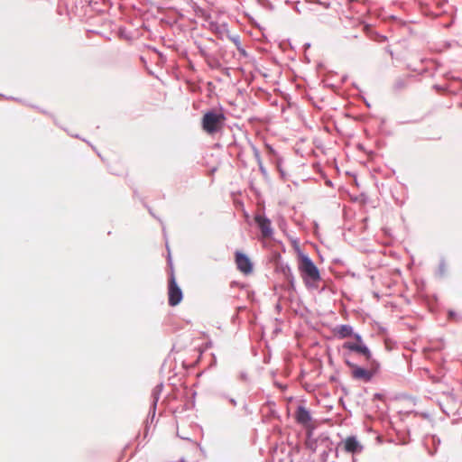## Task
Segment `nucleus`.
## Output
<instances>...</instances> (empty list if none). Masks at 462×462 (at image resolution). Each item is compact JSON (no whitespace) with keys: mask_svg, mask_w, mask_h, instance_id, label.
Returning <instances> with one entry per match:
<instances>
[{"mask_svg":"<svg viewBox=\"0 0 462 462\" xmlns=\"http://www.w3.org/2000/svg\"><path fill=\"white\" fill-rule=\"evenodd\" d=\"M355 342H345L343 344V348L348 349L353 352H356L358 354L363 355L367 361H370L372 359V355L368 347L364 344L362 337L356 334L355 336Z\"/></svg>","mask_w":462,"mask_h":462,"instance_id":"5","label":"nucleus"},{"mask_svg":"<svg viewBox=\"0 0 462 462\" xmlns=\"http://www.w3.org/2000/svg\"><path fill=\"white\" fill-rule=\"evenodd\" d=\"M183 298L182 291L177 284L173 271L171 272L168 282V301L170 306L178 305Z\"/></svg>","mask_w":462,"mask_h":462,"instance_id":"4","label":"nucleus"},{"mask_svg":"<svg viewBox=\"0 0 462 462\" xmlns=\"http://www.w3.org/2000/svg\"><path fill=\"white\" fill-rule=\"evenodd\" d=\"M226 117L221 110L207 111L201 118V128L208 135H215L223 131Z\"/></svg>","mask_w":462,"mask_h":462,"instance_id":"2","label":"nucleus"},{"mask_svg":"<svg viewBox=\"0 0 462 462\" xmlns=\"http://www.w3.org/2000/svg\"><path fill=\"white\" fill-rule=\"evenodd\" d=\"M368 362V367L363 368L356 365L350 364L347 362V365L352 368V376L355 379L362 380L364 382H369L374 374L377 373L379 369V363L374 359H370Z\"/></svg>","mask_w":462,"mask_h":462,"instance_id":"3","label":"nucleus"},{"mask_svg":"<svg viewBox=\"0 0 462 462\" xmlns=\"http://www.w3.org/2000/svg\"><path fill=\"white\" fill-rule=\"evenodd\" d=\"M254 222L257 224L263 239L272 238L273 235V229L272 227V222L269 218L263 215H255Z\"/></svg>","mask_w":462,"mask_h":462,"instance_id":"6","label":"nucleus"},{"mask_svg":"<svg viewBox=\"0 0 462 462\" xmlns=\"http://www.w3.org/2000/svg\"><path fill=\"white\" fill-rule=\"evenodd\" d=\"M295 420L298 423L307 427L311 420V416L305 407L299 406L295 413Z\"/></svg>","mask_w":462,"mask_h":462,"instance_id":"9","label":"nucleus"},{"mask_svg":"<svg viewBox=\"0 0 462 462\" xmlns=\"http://www.w3.org/2000/svg\"><path fill=\"white\" fill-rule=\"evenodd\" d=\"M298 270L301 279L309 289H316L321 280L319 271L312 260L306 254L300 253L298 256Z\"/></svg>","mask_w":462,"mask_h":462,"instance_id":"1","label":"nucleus"},{"mask_svg":"<svg viewBox=\"0 0 462 462\" xmlns=\"http://www.w3.org/2000/svg\"><path fill=\"white\" fill-rule=\"evenodd\" d=\"M235 262L237 269L245 275H249L253 273V263L249 257L240 251L235 254Z\"/></svg>","mask_w":462,"mask_h":462,"instance_id":"7","label":"nucleus"},{"mask_svg":"<svg viewBox=\"0 0 462 462\" xmlns=\"http://www.w3.org/2000/svg\"><path fill=\"white\" fill-rule=\"evenodd\" d=\"M334 334L338 338H346L353 335V328L349 325H340L335 328Z\"/></svg>","mask_w":462,"mask_h":462,"instance_id":"10","label":"nucleus"},{"mask_svg":"<svg viewBox=\"0 0 462 462\" xmlns=\"http://www.w3.org/2000/svg\"><path fill=\"white\" fill-rule=\"evenodd\" d=\"M342 444L344 450L347 453H356L362 450V446L355 437H347Z\"/></svg>","mask_w":462,"mask_h":462,"instance_id":"8","label":"nucleus"}]
</instances>
